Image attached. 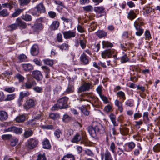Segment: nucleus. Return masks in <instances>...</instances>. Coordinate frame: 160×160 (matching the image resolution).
I'll return each instance as SVG.
<instances>
[{"mask_svg": "<svg viewBox=\"0 0 160 160\" xmlns=\"http://www.w3.org/2000/svg\"><path fill=\"white\" fill-rule=\"evenodd\" d=\"M88 130L92 137L96 138L97 135L104 132L105 128L102 124L98 123L95 127H89Z\"/></svg>", "mask_w": 160, "mask_h": 160, "instance_id": "f257e3e1", "label": "nucleus"}, {"mask_svg": "<svg viewBox=\"0 0 160 160\" xmlns=\"http://www.w3.org/2000/svg\"><path fill=\"white\" fill-rule=\"evenodd\" d=\"M45 12V7L42 3H40L31 11L32 14L37 16H38L41 13Z\"/></svg>", "mask_w": 160, "mask_h": 160, "instance_id": "f03ea898", "label": "nucleus"}, {"mask_svg": "<svg viewBox=\"0 0 160 160\" xmlns=\"http://www.w3.org/2000/svg\"><path fill=\"white\" fill-rule=\"evenodd\" d=\"M141 18H138L134 22V26L137 31L136 32V34L138 36H141L143 32V30L141 28V25H142Z\"/></svg>", "mask_w": 160, "mask_h": 160, "instance_id": "7ed1b4c3", "label": "nucleus"}, {"mask_svg": "<svg viewBox=\"0 0 160 160\" xmlns=\"http://www.w3.org/2000/svg\"><path fill=\"white\" fill-rule=\"evenodd\" d=\"M38 143V141L35 138H30L27 141L26 147L29 150H32L36 147Z\"/></svg>", "mask_w": 160, "mask_h": 160, "instance_id": "20e7f679", "label": "nucleus"}, {"mask_svg": "<svg viewBox=\"0 0 160 160\" xmlns=\"http://www.w3.org/2000/svg\"><path fill=\"white\" fill-rule=\"evenodd\" d=\"M68 98L66 97H64L59 99L57 101L61 107V109H65L68 107L67 102Z\"/></svg>", "mask_w": 160, "mask_h": 160, "instance_id": "39448f33", "label": "nucleus"}, {"mask_svg": "<svg viewBox=\"0 0 160 160\" xmlns=\"http://www.w3.org/2000/svg\"><path fill=\"white\" fill-rule=\"evenodd\" d=\"M35 106L34 100L32 99H29L27 100L23 105V107L27 110L31 108H33Z\"/></svg>", "mask_w": 160, "mask_h": 160, "instance_id": "423d86ee", "label": "nucleus"}, {"mask_svg": "<svg viewBox=\"0 0 160 160\" xmlns=\"http://www.w3.org/2000/svg\"><path fill=\"white\" fill-rule=\"evenodd\" d=\"M115 50L114 49H108L105 50L101 53V56L103 58H106L107 57L108 58L111 57L112 55L114 53Z\"/></svg>", "mask_w": 160, "mask_h": 160, "instance_id": "0eeeda50", "label": "nucleus"}, {"mask_svg": "<svg viewBox=\"0 0 160 160\" xmlns=\"http://www.w3.org/2000/svg\"><path fill=\"white\" fill-rule=\"evenodd\" d=\"M7 132H12L16 134H20L22 132V129L19 127L12 126L6 130Z\"/></svg>", "mask_w": 160, "mask_h": 160, "instance_id": "6e6552de", "label": "nucleus"}, {"mask_svg": "<svg viewBox=\"0 0 160 160\" xmlns=\"http://www.w3.org/2000/svg\"><path fill=\"white\" fill-rule=\"evenodd\" d=\"M64 37L66 39H68L74 38L76 35V32L75 31L69 30L68 31H65L63 32Z\"/></svg>", "mask_w": 160, "mask_h": 160, "instance_id": "1a4fd4ad", "label": "nucleus"}, {"mask_svg": "<svg viewBox=\"0 0 160 160\" xmlns=\"http://www.w3.org/2000/svg\"><path fill=\"white\" fill-rule=\"evenodd\" d=\"M91 85L89 83H85L80 87L78 92V93L88 91L89 90Z\"/></svg>", "mask_w": 160, "mask_h": 160, "instance_id": "9d476101", "label": "nucleus"}, {"mask_svg": "<svg viewBox=\"0 0 160 160\" xmlns=\"http://www.w3.org/2000/svg\"><path fill=\"white\" fill-rule=\"evenodd\" d=\"M80 58L82 64L85 65L89 63V57L87 56L84 52L81 54Z\"/></svg>", "mask_w": 160, "mask_h": 160, "instance_id": "9b49d317", "label": "nucleus"}, {"mask_svg": "<svg viewBox=\"0 0 160 160\" xmlns=\"http://www.w3.org/2000/svg\"><path fill=\"white\" fill-rule=\"evenodd\" d=\"M33 77L34 78L38 81L41 80L43 77L41 72L39 71H33L32 73Z\"/></svg>", "mask_w": 160, "mask_h": 160, "instance_id": "f8f14e48", "label": "nucleus"}, {"mask_svg": "<svg viewBox=\"0 0 160 160\" xmlns=\"http://www.w3.org/2000/svg\"><path fill=\"white\" fill-rule=\"evenodd\" d=\"M36 82L34 80L28 81L24 84L23 86L26 89H30L32 87L36 85Z\"/></svg>", "mask_w": 160, "mask_h": 160, "instance_id": "ddd939ff", "label": "nucleus"}, {"mask_svg": "<svg viewBox=\"0 0 160 160\" xmlns=\"http://www.w3.org/2000/svg\"><path fill=\"white\" fill-rule=\"evenodd\" d=\"M39 53L38 47L36 45H33L31 49V53L33 56H36Z\"/></svg>", "mask_w": 160, "mask_h": 160, "instance_id": "4468645a", "label": "nucleus"}, {"mask_svg": "<svg viewBox=\"0 0 160 160\" xmlns=\"http://www.w3.org/2000/svg\"><path fill=\"white\" fill-rule=\"evenodd\" d=\"M8 117L7 113L4 111H0V120L4 121L6 120Z\"/></svg>", "mask_w": 160, "mask_h": 160, "instance_id": "2eb2a0df", "label": "nucleus"}, {"mask_svg": "<svg viewBox=\"0 0 160 160\" xmlns=\"http://www.w3.org/2000/svg\"><path fill=\"white\" fill-rule=\"evenodd\" d=\"M2 6L3 8H9L10 10H11L13 7L16 6V3L15 2L10 1L8 3L2 4Z\"/></svg>", "mask_w": 160, "mask_h": 160, "instance_id": "dca6fc26", "label": "nucleus"}, {"mask_svg": "<svg viewBox=\"0 0 160 160\" xmlns=\"http://www.w3.org/2000/svg\"><path fill=\"white\" fill-rule=\"evenodd\" d=\"M16 22L18 26H20L23 29L27 27L26 23L23 21H22L20 18H18L16 19Z\"/></svg>", "mask_w": 160, "mask_h": 160, "instance_id": "f3484780", "label": "nucleus"}, {"mask_svg": "<svg viewBox=\"0 0 160 160\" xmlns=\"http://www.w3.org/2000/svg\"><path fill=\"white\" fill-rule=\"evenodd\" d=\"M137 14L133 10H131L128 13V18L130 20H132L136 17Z\"/></svg>", "mask_w": 160, "mask_h": 160, "instance_id": "a211bd4d", "label": "nucleus"}, {"mask_svg": "<svg viewBox=\"0 0 160 160\" xmlns=\"http://www.w3.org/2000/svg\"><path fill=\"white\" fill-rule=\"evenodd\" d=\"M33 132L32 130L30 129H28L25 130L23 136L25 138H27L31 136L33 134Z\"/></svg>", "mask_w": 160, "mask_h": 160, "instance_id": "6ab92c4d", "label": "nucleus"}, {"mask_svg": "<svg viewBox=\"0 0 160 160\" xmlns=\"http://www.w3.org/2000/svg\"><path fill=\"white\" fill-rule=\"evenodd\" d=\"M42 28V27L41 24L37 23L35 24L32 27V29L34 32H38L41 30Z\"/></svg>", "mask_w": 160, "mask_h": 160, "instance_id": "aec40b11", "label": "nucleus"}, {"mask_svg": "<svg viewBox=\"0 0 160 160\" xmlns=\"http://www.w3.org/2000/svg\"><path fill=\"white\" fill-rule=\"evenodd\" d=\"M74 91V87L73 85L69 84L66 91L65 94H69L73 92Z\"/></svg>", "mask_w": 160, "mask_h": 160, "instance_id": "412c9836", "label": "nucleus"}, {"mask_svg": "<svg viewBox=\"0 0 160 160\" xmlns=\"http://www.w3.org/2000/svg\"><path fill=\"white\" fill-rule=\"evenodd\" d=\"M49 141L47 139H45L42 142V147L44 149H48L51 148Z\"/></svg>", "mask_w": 160, "mask_h": 160, "instance_id": "4be33fe9", "label": "nucleus"}, {"mask_svg": "<svg viewBox=\"0 0 160 160\" xmlns=\"http://www.w3.org/2000/svg\"><path fill=\"white\" fill-rule=\"evenodd\" d=\"M22 65L23 70L26 71L33 69L32 66L30 64H23Z\"/></svg>", "mask_w": 160, "mask_h": 160, "instance_id": "5701e85b", "label": "nucleus"}, {"mask_svg": "<svg viewBox=\"0 0 160 160\" xmlns=\"http://www.w3.org/2000/svg\"><path fill=\"white\" fill-rule=\"evenodd\" d=\"M26 119V117L24 115H19L18 116H17L15 120L16 122H24Z\"/></svg>", "mask_w": 160, "mask_h": 160, "instance_id": "b1692460", "label": "nucleus"}, {"mask_svg": "<svg viewBox=\"0 0 160 160\" xmlns=\"http://www.w3.org/2000/svg\"><path fill=\"white\" fill-rule=\"evenodd\" d=\"M115 104L116 106L118 107V109L120 112H122L123 110L122 102H119L118 100H116L115 101Z\"/></svg>", "mask_w": 160, "mask_h": 160, "instance_id": "393cba45", "label": "nucleus"}, {"mask_svg": "<svg viewBox=\"0 0 160 160\" xmlns=\"http://www.w3.org/2000/svg\"><path fill=\"white\" fill-rule=\"evenodd\" d=\"M59 25V23L57 21H54L51 25L50 28L52 30H55L58 29Z\"/></svg>", "mask_w": 160, "mask_h": 160, "instance_id": "a878e982", "label": "nucleus"}, {"mask_svg": "<svg viewBox=\"0 0 160 160\" xmlns=\"http://www.w3.org/2000/svg\"><path fill=\"white\" fill-rule=\"evenodd\" d=\"M62 160H75V158L72 154H69L64 156Z\"/></svg>", "mask_w": 160, "mask_h": 160, "instance_id": "bb28decb", "label": "nucleus"}, {"mask_svg": "<svg viewBox=\"0 0 160 160\" xmlns=\"http://www.w3.org/2000/svg\"><path fill=\"white\" fill-rule=\"evenodd\" d=\"M82 137L80 135L77 134L75 135L73 139L72 140V142L74 143H78L82 139Z\"/></svg>", "mask_w": 160, "mask_h": 160, "instance_id": "cd10ccee", "label": "nucleus"}, {"mask_svg": "<svg viewBox=\"0 0 160 160\" xmlns=\"http://www.w3.org/2000/svg\"><path fill=\"white\" fill-rule=\"evenodd\" d=\"M120 133L122 135H126L128 133L129 129L128 128L123 127L122 128H120Z\"/></svg>", "mask_w": 160, "mask_h": 160, "instance_id": "c85d7f7f", "label": "nucleus"}, {"mask_svg": "<svg viewBox=\"0 0 160 160\" xmlns=\"http://www.w3.org/2000/svg\"><path fill=\"white\" fill-rule=\"evenodd\" d=\"M42 68L46 74V77L48 78L50 72V70L48 67L46 66H42Z\"/></svg>", "mask_w": 160, "mask_h": 160, "instance_id": "c756f323", "label": "nucleus"}, {"mask_svg": "<svg viewBox=\"0 0 160 160\" xmlns=\"http://www.w3.org/2000/svg\"><path fill=\"white\" fill-rule=\"evenodd\" d=\"M78 108L84 115L87 116L89 115V112L85 107L82 106L80 107H79Z\"/></svg>", "mask_w": 160, "mask_h": 160, "instance_id": "7c9ffc66", "label": "nucleus"}, {"mask_svg": "<svg viewBox=\"0 0 160 160\" xmlns=\"http://www.w3.org/2000/svg\"><path fill=\"white\" fill-rule=\"evenodd\" d=\"M104 155L105 160H112L111 154L108 150L105 152Z\"/></svg>", "mask_w": 160, "mask_h": 160, "instance_id": "2f4dec72", "label": "nucleus"}, {"mask_svg": "<svg viewBox=\"0 0 160 160\" xmlns=\"http://www.w3.org/2000/svg\"><path fill=\"white\" fill-rule=\"evenodd\" d=\"M9 12L6 9H3L0 11V16H2L3 17H7L9 15Z\"/></svg>", "mask_w": 160, "mask_h": 160, "instance_id": "473e14b6", "label": "nucleus"}, {"mask_svg": "<svg viewBox=\"0 0 160 160\" xmlns=\"http://www.w3.org/2000/svg\"><path fill=\"white\" fill-rule=\"evenodd\" d=\"M96 35L99 38H101L106 36L107 33L103 31L99 30L96 32Z\"/></svg>", "mask_w": 160, "mask_h": 160, "instance_id": "72a5a7b5", "label": "nucleus"}, {"mask_svg": "<svg viewBox=\"0 0 160 160\" xmlns=\"http://www.w3.org/2000/svg\"><path fill=\"white\" fill-rule=\"evenodd\" d=\"M15 78L18 79L19 82H22L25 79L24 77L19 73L16 75Z\"/></svg>", "mask_w": 160, "mask_h": 160, "instance_id": "f704fd0d", "label": "nucleus"}, {"mask_svg": "<svg viewBox=\"0 0 160 160\" xmlns=\"http://www.w3.org/2000/svg\"><path fill=\"white\" fill-rule=\"evenodd\" d=\"M31 0H18L19 4L21 6H24L28 5Z\"/></svg>", "mask_w": 160, "mask_h": 160, "instance_id": "c9c22d12", "label": "nucleus"}, {"mask_svg": "<svg viewBox=\"0 0 160 160\" xmlns=\"http://www.w3.org/2000/svg\"><path fill=\"white\" fill-rule=\"evenodd\" d=\"M105 8L103 7H95L94 8V11L97 13H102L104 10Z\"/></svg>", "mask_w": 160, "mask_h": 160, "instance_id": "e433bc0d", "label": "nucleus"}, {"mask_svg": "<svg viewBox=\"0 0 160 160\" xmlns=\"http://www.w3.org/2000/svg\"><path fill=\"white\" fill-rule=\"evenodd\" d=\"M54 134L57 139H58L60 138L61 135H62V132L60 129H57L54 132Z\"/></svg>", "mask_w": 160, "mask_h": 160, "instance_id": "4c0bfd02", "label": "nucleus"}, {"mask_svg": "<svg viewBox=\"0 0 160 160\" xmlns=\"http://www.w3.org/2000/svg\"><path fill=\"white\" fill-rule=\"evenodd\" d=\"M18 139L15 137H12L10 140V145L12 146H15L18 142Z\"/></svg>", "mask_w": 160, "mask_h": 160, "instance_id": "58836bf2", "label": "nucleus"}, {"mask_svg": "<svg viewBox=\"0 0 160 160\" xmlns=\"http://www.w3.org/2000/svg\"><path fill=\"white\" fill-rule=\"evenodd\" d=\"M102 44L103 47H106L107 48L112 47L113 46V45L112 43H111L108 41H103Z\"/></svg>", "mask_w": 160, "mask_h": 160, "instance_id": "ea45409f", "label": "nucleus"}, {"mask_svg": "<svg viewBox=\"0 0 160 160\" xmlns=\"http://www.w3.org/2000/svg\"><path fill=\"white\" fill-rule=\"evenodd\" d=\"M15 98V94H12L7 95V97L4 99V101H11L14 99Z\"/></svg>", "mask_w": 160, "mask_h": 160, "instance_id": "a19ab883", "label": "nucleus"}, {"mask_svg": "<svg viewBox=\"0 0 160 160\" xmlns=\"http://www.w3.org/2000/svg\"><path fill=\"white\" fill-rule=\"evenodd\" d=\"M50 118L53 119H58L59 118V115L58 113H52L49 114Z\"/></svg>", "mask_w": 160, "mask_h": 160, "instance_id": "79ce46f5", "label": "nucleus"}, {"mask_svg": "<svg viewBox=\"0 0 160 160\" xmlns=\"http://www.w3.org/2000/svg\"><path fill=\"white\" fill-rule=\"evenodd\" d=\"M79 43L82 49H84L86 47V41L85 40H80Z\"/></svg>", "mask_w": 160, "mask_h": 160, "instance_id": "37998d69", "label": "nucleus"}, {"mask_svg": "<svg viewBox=\"0 0 160 160\" xmlns=\"http://www.w3.org/2000/svg\"><path fill=\"white\" fill-rule=\"evenodd\" d=\"M83 10L88 12H92L93 9L91 5H88L83 7Z\"/></svg>", "mask_w": 160, "mask_h": 160, "instance_id": "c03bdc74", "label": "nucleus"}, {"mask_svg": "<svg viewBox=\"0 0 160 160\" xmlns=\"http://www.w3.org/2000/svg\"><path fill=\"white\" fill-rule=\"evenodd\" d=\"M68 45L66 43H63L61 45H58V47L62 51L63 50H65L68 48Z\"/></svg>", "mask_w": 160, "mask_h": 160, "instance_id": "a18cd8bd", "label": "nucleus"}, {"mask_svg": "<svg viewBox=\"0 0 160 160\" xmlns=\"http://www.w3.org/2000/svg\"><path fill=\"white\" fill-rule=\"evenodd\" d=\"M22 11V10L20 9H18L16 10L15 12L12 14V17H15L17 16L20 14Z\"/></svg>", "mask_w": 160, "mask_h": 160, "instance_id": "49530a36", "label": "nucleus"}, {"mask_svg": "<svg viewBox=\"0 0 160 160\" xmlns=\"http://www.w3.org/2000/svg\"><path fill=\"white\" fill-rule=\"evenodd\" d=\"M13 137L11 134H5L2 135V138L3 140H11Z\"/></svg>", "mask_w": 160, "mask_h": 160, "instance_id": "de8ad7c7", "label": "nucleus"}, {"mask_svg": "<svg viewBox=\"0 0 160 160\" xmlns=\"http://www.w3.org/2000/svg\"><path fill=\"white\" fill-rule=\"evenodd\" d=\"M18 26V24L17 23L12 24L8 26L9 30L10 31H12L15 30L17 28Z\"/></svg>", "mask_w": 160, "mask_h": 160, "instance_id": "09e8293b", "label": "nucleus"}, {"mask_svg": "<svg viewBox=\"0 0 160 160\" xmlns=\"http://www.w3.org/2000/svg\"><path fill=\"white\" fill-rule=\"evenodd\" d=\"M30 93L28 91H26L25 92H21L19 94V96L23 99L24 97H28Z\"/></svg>", "mask_w": 160, "mask_h": 160, "instance_id": "8fccbe9b", "label": "nucleus"}, {"mask_svg": "<svg viewBox=\"0 0 160 160\" xmlns=\"http://www.w3.org/2000/svg\"><path fill=\"white\" fill-rule=\"evenodd\" d=\"M43 61L44 63L46 65L51 66L53 64V62L52 60L49 59H47L44 60Z\"/></svg>", "mask_w": 160, "mask_h": 160, "instance_id": "3c124183", "label": "nucleus"}, {"mask_svg": "<svg viewBox=\"0 0 160 160\" xmlns=\"http://www.w3.org/2000/svg\"><path fill=\"white\" fill-rule=\"evenodd\" d=\"M128 58L126 54H125L121 58V63H125L128 62Z\"/></svg>", "mask_w": 160, "mask_h": 160, "instance_id": "603ef678", "label": "nucleus"}, {"mask_svg": "<svg viewBox=\"0 0 160 160\" xmlns=\"http://www.w3.org/2000/svg\"><path fill=\"white\" fill-rule=\"evenodd\" d=\"M117 95L119 97H121L123 100H125L126 99L125 93L122 91L118 92Z\"/></svg>", "mask_w": 160, "mask_h": 160, "instance_id": "864d4df0", "label": "nucleus"}, {"mask_svg": "<svg viewBox=\"0 0 160 160\" xmlns=\"http://www.w3.org/2000/svg\"><path fill=\"white\" fill-rule=\"evenodd\" d=\"M4 91L9 93H12L14 91L15 88L13 87H7L4 89Z\"/></svg>", "mask_w": 160, "mask_h": 160, "instance_id": "5fc2aeb1", "label": "nucleus"}, {"mask_svg": "<svg viewBox=\"0 0 160 160\" xmlns=\"http://www.w3.org/2000/svg\"><path fill=\"white\" fill-rule=\"evenodd\" d=\"M18 59L20 60L21 62L24 61L26 59V56L23 54L20 55L18 57Z\"/></svg>", "mask_w": 160, "mask_h": 160, "instance_id": "6e6d98bb", "label": "nucleus"}, {"mask_svg": "<svg viewBox=\"0 0 160 160\" xmlns=\"http://www.w3.org/2000/svg\"><path fill=\"white\" fill-rule=\"evenodd\" d=\"M153 150L155 152L160 151V144H157L153 147Z\"/></svg>", "mask_w": 160, "mask_h": 160, "instance_id": "4d7b16f0", "label": "nucleus"}, {"mask_svg": "<svg viewBox=\"0 0 160 160\" xmlns=\"http://www.w3.org/2000/svg\"><path fill=\"white\" fill-rule=\"evenodd\" d=\"M23 19L26 21H30L31 20L32 18L30 15L26 14L24 16H23Z\"/></svg>", "mask_w": 160, "mask_h": 160, "instance_id": "13d9d810", "label": "nucleus"}, {"mask_svg": "<svg viewBox=\"0 0 160 160\" xmlns=\"http://www.w3.org/2000/svg\"><path fill=\"white\" fill-rule=\"evenodd\" d=\"M42 128L43 129H54L53 126L52 125H42Z\"/></svg>", "mask_w": 160, "mask_h": 160, "instance_id": "bf43d9fd", "label": "nucleus"}, {"mask_svg": "<svg viewBox=\"0 0 160 160\" xmlns=\"http://www.w3.org/2000/svg\"><path fill=\"white\" fill-rule=\"evenodd\" d=\"M37 160H46L45 154H44L42 155L41 154H39L38 156Z\"/></svg>", "mask_w": 160, "mask_h": 160, "instance_id": "052dcab7", "label": "nucleus"}, {"mask_svg": "<svg viewBox=\"0 0 160 160\" xmlns=\"http://www.w3.org/2000/svg\"><path fill=\"white\" fill-rule=\"evenodd\" d=\"M81 142L86 146H88L90 144V142L86 138L82 139Z\"/></svg>", "mask_w": 160, "mask_h": 160, "instance_id": "680f3d73", "label": "nucleus"}, {"mask_svg": "<svg viewBox=\"0 0 160 160\" xmlns=\"http://www.w3.org/2000/svg\"><path fill=\"white\" fill-rule=\"evenodd\" d=\"M58 109H61L60 106L58 103L54 104L52 108V109L53 110H58Z\"/></svg>", "mask_w": 160, "mask_h": 160, "instance_id": "e2e57ef3", "label": "nucleus"}, {"mask_svg": "<svg viewBox=\"0 0 160 160\" xmlns=\"http://www.w3.org/2000/svg\"><path fill=\"white\" fill-rule=\"evenodd\" d=\"M77 30L78 32L80 33H83L85 32L84 28L79 25H78L77 27Z\"/></svg>", "mask_w": 160, "mask_h": 160, "instance_id": "0e129e2a", "label": "nucleus"}, {"mask_svg": "<svg viewBox=\"0 0 160 160\" xmlns=\"http://www.w3.org/2000/svg\"><path fill=\"white\" fill-rule=\"evenodd\" d=\"M49 16L51 18H54L56 16V13L53 11H49L48 12Z\"/></svg>", "mask_w": 160, "mask_h": 160, "instance_id": "69168bd1", "label": "nucleus"}, {"mask_svg": "<svg viewBox=\"0 0 160 160\" xmlns=\"http://www.w3.org/2000/svg\"><path fill=\"white\" fill-rule=\"evenodd\" d=\"M100 98L105 103H108V98L102 94L99 95Z\"/></svg>", "mask_w": 160, "mask_h": 160, "instance_id": "338daca9", "label": "nucleus"}, {"mask_svg": "<svg viewBox=\"0 0 160 160\" xmlns=\"http://www.w3.org/2000/svg\"><path fill=\"white\" fill-rule=\"evenodd\" d=\"M33 61L35 63L38 65L41 66L42 65V62L39 59H38L37 58H35Z\"/></svg>", "mask_w": 160, "mask_h": 160, "instance_id": "774afa93", "label": "nucleus"}]
</instances>
